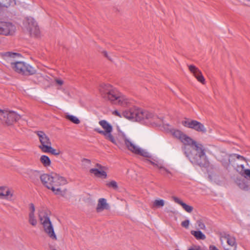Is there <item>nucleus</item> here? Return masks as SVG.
I'll list each match as a JSON object with an SVG mask.
<instances>
[{
  "label": "nucleus",
  "instance_id": "1a4fd4ad",
  "mask_svg": "<svg viewBox=\"0 0 250 250\" xmlns=\"http://www.w3.org/2000/svg\"><path fill=\"white\" fill-rule=\"evenodd\" d=\"M182 125L185 127L194 129L202 134H205L207 131L205 125L196 120L188 119L182 121Z\"/></svg>",
  "mask_w": 250,
  "mask_h": 250
},
{
  "label": "nucleus",
  "instance_id": "f257e3e1",
  "mask_svg": "<svg viewBox=\"0 0 250 250\" xmlns=\"http://www.w3.org/2000/svg\"><path fill=\"white\" fill-rule=\"evenodd\" d=\"M170 132L174 137L184 144L183 149L185 154L192 164L200 166L205 165L207 161L205 148L202 144L193 140L180 130L172 129Z\"/></svg>",
  "mask_w": 250,
  "mask_h": 250
},
{
  "label": "nucleus",
  "instance_id": "37998d69",
  "mask_svg": "<svg viewBox=\"0 0 250 250\" xmlns=\"http://www.w3.org/2000/svg\"><path fill=\"white\" fill-rule=\"evenodd\" d=\"M113 114L115 115V116H118L120 118H122L123 117V113L122 114H121L119 112H118L117 110H114L113 112Z\"/></svg>",
  "mask_w": 250,
  "mask_h": 250
},
{
  "label": "nucleus",
  "instance_id": "423d86ee",
  "mask_svg": "<svg viewBox=\"0 0 250 250\" xmlns=\"http://www.w3.org/2000/svg\"><path fill=\"white\" fill-rule=\"evenodd\" d=\"M99 125L104 130L95 128L94 130L100 134L104 135L105 138L115 145H117V136L115 137L112 134V126L106 120H103L99 122Z\"/></svg>",
  "mask_w": 250,
  "mask_h": 250
},
{
  "label": "nucleus",
  "instance_id": "ea45409f",
  "mask_svg": "<svg viewBox=\"0 0 250 250\" xmlns=\"http://www.w3.org/2000/svg\"><path fill=\"white\" fill-rule=\"evenodd\" d=\"M188 250H204L201 246L198 245H193Z\"/></svg>",
  "mask_w": 250,
  "mask_h": 250
},
{
  "label": "nucleus",
  "instance_id": "bb28decb",
  "mask_svg": "<svg viewBox=\"0 0 250 250\" xmlns=\"http://www.w3.org/2000/svg\"><path fill=\"white\" fill-rule=\"evenodd\" d=\"M190 232L197 240H205L206 238L205 235L200 230H191Z\"/></svg>",
  "mask_w": 250,
  "mask_h": 250
},
{
  "label": "nucleus",
  "instance_id": "cd10ccee",
  "mask_svg": "<svg viewBox=\"0 0 250 250\" xmlns=\"http://www.w3.org/2000/svg\"><path fill=\"white\" fill-rule=\"evenodd\" d=\"M40 162L44 167L50 166L51 162L49 158L46 155H42L40 158Z\"/></svg>",
  "mask_w": 250,
  "mask_h": 250
},
{
  "label": "nucleus",
  "instance_id": "39448f33",
  "mask_svg": "<svg viewBox=\"0 0 250 250\" xmlns=\"http://www.w3.org/2000/svg\"><path fill=\"white\" fill-rule=\"evenodd\" d=\"M50 211L45 208H42L38 211V217L45 233L53 240H57L53 225L50 219Z\"/></svg>",
  "mask_w": 250,
  "mask_h": 250
},
{
  "label": "nucleus",
  "instance_id": "20e7f679",
  "mask_svg": "<svg viewBox=\"0 0 250 250\" xmlns=\"http://www.w3.org/2000/svg\"><path fill=\"white\" fill-rule=\"evenodd\" d=\"M117 145L124 144L125 147L133 153L145 157H149V153L135 145L133 140L121 131H119L117 136Z\"/></svg>",
  "mask_w": 250,
  "mask_h": 250
},
{
  "label": "nucleus",
  "instance_id": "6e6552de",
  "mask_svg": "<svg viewBox=\"0 0 250 250\" xmlns=\"http://www.w3.org/2000/svg\"><path fill=\"white\" fill-rule=\"evenodd\" d=\"M218 159L226 166L229 165L234 166L236 165L237 164L235 163L236 159L247 162V159L245 157L239 154H231L228 155L224 152L221 153L218 155Z\"/></svg>",
  "mask_w": 250,
  "mask_h": 250
},
{
  "label": "nucleus",
  "instance_id": "412c9836",
  "mask_svg": "<svg viewBox=\"0 0 250 250\" xmlns=\"http://www.w3.org/2000/svg\"><path fill=\"white\" fill-rule=\"evenodd\" d=\"M109 208V206L104 198H100L98 200L96 207V211L97 212H101L104 209H108Z\"/></svg>",
  "mask_w": 250,
  "mask_h": 250
},
{
  "label": "nucleus",
  "instance_id": "7ed1b4c3",
  "mask_svg": "<svg viewBox=\"0 0 250 250\" xmlns=\"http://www.w3.org/2000/svg\"><path fill=\"white\" fill-rule=\"evenodd\" d=\"M100 91L102 97L104 99L109 101L113 104L126 106L130 103L129 99L110 84L102 85Z\"/></svg>",
  "mask_w": 250,
  "mask_h": 250
},
{
  "label": "nucleus",
  "instance_id": "a211bd4d",
  "mask_svg": "<svg viewBox=\"0 0 250 250\" xmlns=\"http://www.w3.org/2000/svg\"><path fill=\"white\" fill-rule=\"evenodd\" d=\"M188 67L189 71L193 74L198 81L204 84L205 83V79L201 71L194 65H189Z\"/></svg>",
  "mask_w": 250,
  "mask_h": 250
},
{
  "label": "nucleus",
  "instance_id": "f3484780",
  "mask_svg": "<svg viewBox=\"0 0 250 250\" xmlns=\"http://www.w3.org/2000/svg\"><path fill=\"white\" fill-rule=\"evenodd\" d=\"M14 196V191L6 186H0V198L11 201Z\"/></svg>",
  "mask_w": 250,
  "mask_h": 250
},
{
  "label": "nucleus",
  "instance_id": "2f4dec72",
  "mask_svg": "<svg viewBox=\"0 0 250 250\" xmlns=\"http://www.w3.org/2000/svg\"><path fill=\"white\" fill-rule=\"evenodd\" d=\"M65 118L75 124H79L80 123V120L77 117L73 115H66L65 116Z\"/></svg>",
  "mask_w": 250,
  "mask_h": 250
},
{
  "label": "nucleus",
  "instance_id": "6ab92c4d",
  "mask_svg": "<svg viewBox=\"0 0 250 250\" xmlns=\"http://www.w3.org/2000/svg\"><path fill=\"white\" fill-rule=\"evenodd\" d=\"M235 183L242 190L248 191L250 189V182L245 178H236Z\"/></svg>",
  "mask_w": 250,
  "mask_h": 250
},
{
  "label": "nucleus",
  "instance_id": "0eeeda50",
  "mask_svg": "<svg viewBox=\"0 0 250 250\" xmlns=\"http://www.w3.org/2000/svg\"><path fill=\"white\" fill-rule=\"evenodd\" d=\"M52 181V187L50 189L56 195L64 196L66 193V189L62 188V186L66 184V180L64 177L60 176L56 173H54Z\"/></svg>",
  "mask_w": 250,
  "mask_h": 250
},
{
  "label": "nucleus",
  "instance_id": "72a5a7b5",
  "mask_svg": "<svg viewBox=\"0 0 250 250\" xmlns=\"http://www.w3.org/2000/svg\"><path fill=\"white\" fill-rule=\"evenodd\" d=\"M106 186L109 188H112L114 189H117L118 188V184L115 181H111L106 184Z\"/></svg>",
  "mask_w": 250,
  "mask_h": 250
},
{
  "label": "nucleus",
  "instance_id": "58836bf2",
  "mask_svg": "<svg viewBox=\"0 0 250 250\" xmlns=\"http://www.w3.org/2000/svg\"><path fill=\"white\" fill-rule=\"evenodd\" d=\"M189 221L188 220H186L183 221L181 223V225L183 227L188 229L189 227Z\"/></svg>",
  "mask_w": 250,
  "mask_h": 250
},
{
  "label": "nucleus",
  "instance_id": "c9c22d12",
  "mask_svg": "<svg viewBox=\"0 0 250 250\" xmlns=\"http://www.w3.org/2000/svg\"><path fill=\"white\" fill-rule=\"evenodd\" d=\"M150 162L154 166H156L158 168L160 169H161L162 170L167 173H170L169 171L167 170L165 167H163L161 164H156L153 162L150 161Z\"/></svg>",
  "mask_w": 250,
  "mask_h": 250
},
{
  "label": "nucleus",
  "instance_id": "9d476101",
  "mask_svg": "<svg viewBox=\"0 0 250 250\" xmlns=\"http://www.w3.org/2000/svg\"><path fill=\"white\" fill-rule=\"evenodd\" d=\"M182 125L185 127L194 129L202 134H205L207 131L205 125L196 120L188 119L182 121Z\"/></svg>",
  "mask_w": 250,
  "mask_h": 250
},
{
  "label": "nucleus",
  "instance_id": "4be33fe9",
  "mask_svg": "<svg viewBox=\"0 0 250 250\" xmlns=\"http://www.w3.org/2000/svg\"><path fill=\"white\" fill-rule=\"evenodd\" d=\"M25 173L28 176L29 178L33 181L38 180L39 178H40L41 175L38 170L28 169L26 170Z\"/></svg>",
  "mask_w": 250,
  "mask_h": 250
},
{
  "label": "nucleus",
  "instance_id": "8fccbe9b",
  "mask_svg": "<svg viewBox=\"0 0 250 250\" xmlns=\"http://www.w3.org/2000/svg\"><path fill=\"white\" fill-rule=\"evenodd\" d=\"M247 1L250 2V0H246Z\"/></svg>",
  "mask_w": 250,
  "mask_h": 250
},
{
  "label": "nucleus",
  "instance_id": "4468645a",
  "mask_svg": "<svg viewBox=\"0 0 250 250\" xmlns=\"http://www.w3.org/2000/svg\"><path fill=\"white\" fill-rule=\"evenodd\" d=\"M35 133L38 136L41 145L39 146L42 151H44L45 148L44 147L51 146V143L48 136L42 131H37Z\"/></svg>",
  "mask_w": 250,
  "mask_h": 250
},
{
  "label": "nucleus",
  "instance_id": "2eb2a0df",
  "mask_svg": "<svg viewBox=\"0 0 250 250\" xmlns=\"http://www.w3.org/2000/svg\"><path fill=\"white\" fill-rule=\"evenodd\" d=\"M21 118V116L16 112L13 111L6 110V113L3 124L8 126L12 125L19 120Z\"/></svg>",
  "mask_w": 250,
  "mask_h": 250
},
{
  "label": "nucleus",
  "instance_id": "de8ad7c7",
  "mask_svg": "<svg viewBox=\"0 0 250 250\" xmlns=\"http://www.w3.org/2000/svg\"><path fill=\"white\" fill-rule=\"evenodd\" d=\"M237 246L230 247L229 248H226V250H236Z\"/></svg>",
  "mask_w": 250,
  "mask_h": 250
},
{
  "label": "nucleus",
  "instance_id": "ddd939ff",
  "mask_svg": "<svg viewBox=\"0 0 250 250\" xmlns=\"http://www.w3.org/2000/svg\"><path fill=\"white\" fill-rule=\"evenodd\" d=\"M15 26L9 22L0 21V34L12 35L16 31Z\"/></svg>",
  "mask_w": 250,
  "mask_h": 250
},
{
  "label": "nucleus",
  "instance_id": "a18cd8bd",
  "mask_svg": "<svg viewBox=\"0 0 250 250\" xmlns=\"http://www.w3.org/2000/svg\"><path fill=\"white\" fill-rule=\"evenodd\" d=\"M209 250H219L216 246L214 245H210L209 247Z\"/></svg>",
  "mask_w": 250,
  "mask_h": 250
},
{
  "label": "nucleus",
  "instance_id": "4c0bfd02",
  "mask_svg": "<svg viewBox=\"0 0 250 250\" xmlns=\"http://www.w3.org/2000/svg\"><path fill=\"white\" fill-rule=\"evenodd\" d=\"M242 177L247 180H250V169H247V170L244 171V175Z\"/></svg>",
  "mask_w": 250,
  "mask_h": 250
},
{
  "label": "nucleus",
  "instance_id": "7c9ffc66",
  "mask_svg": "<svg viewBox=\"0 0 250 250\" xmlns=\"http://www.w3.org/2000/svg\"><path fill=\"white\" fill-rule=\"evenodd\" d=\"M165 205V201L163 199L155 200L152 204V208H162Z\"/></svg>",
  "mask_w": 250,
  "mask_h": 250
},
{
  "label": "nucleus",
  "instance_id": "f8f14e48",
  "mask_svg": "<svg viewBox=\"0 0 250 250\" xmlns=\"http://www.w3.org/2000/svg\"><path fill=\"white\" fill-rule=\"evenodd\" d=\"M146 120L151 124H158L162 120L154 112L140 109L139 121Z\"/></svg>",
  "mask_w": 250,
  "mask_h": 250
},
{
  "label": "nucleus",
  "instance_id": "e433bc0d",
  "mask_svg": "<svg viewBox=\"0 0 250 250\" xmlns=\"http://www.w3.org/2000/svg\"><path fill=\"white\" fill-rule=\"evenodd\" d=\"M6 113V110L0 109V121L3 124Z\"/></svg>",
  "mask_w": 250,
  "mask_h": 250
},
{
  "label": "nucleus",
  "instance_id": "49530a36",
  "mask_svg": "<svg viewBox=\"0 0 250 250\" xmlns=\"http://www.w3.org/2000/svg\"><path fill=\"white\" fill-rule=\"evenodd\" d=\"M55 82H56L57 83H58V84L61 85L63 84V81H62L61 80L56 79Z\"/></svg>",
  "mask_w": 250,
  "mask_h": 250
},
{
  "label": "nucleus",
  "instance_id": "c03bdc74",
  "mask_svg": "<svg viewBox=\"0 0 250 250\" xmlns=\"http://www.w3.org/2000/svg\"><path fill=\"white\" fill-rule=\"evenodd\" d=\"M82 162L84 163L86 165H90L91 164V161L89 159L84 158L83 159Z\"/></svg>",
  "mask_w": 250,
  "mask_h": 250
},
{
  "label": "nucleus",
  "instance_id": "b1692460",
  "mask_svg": "<svg viewBox=\"0 0 250 250\" xmlns=\"http://www.w3.org/2000/svg\"><path fill=\"white\" fill-rule=\"evenodd\" d=\"M223 239L227 240V243L229 247L237 246L235 239L234 237L230 236L229 234L221 236L220 238L221 241H222Z\"/></svg>",
  "mask_w": 250,
  "mask_h": 250
},
{
  "label": "nucleus",
  "instance_id": "393cba45",
  "mask_svg": "<svg viewBox=\"0 0 250 250\" xmlns=\"http://www.w3.org/2000/svg\"><path fill=\"white\" fill-rule=\"evenodd\" d=\"M90 172L94 174L95 176L99 177H103L104 178H106L107 174L104 171H100L97 168H91L90 169Z\"/></svg>",
  "mask_w": 250,
  "mask_h": 250
},
{
  "label": "nucleus",
  "instance_id": "3c124183",
  "mask_svg": "<svg viewBox=\"0 0 250 250\" xmlns=\"http://www.w3.org/2000/svg\"><path fill=\"white\" fill-rule=\"evenodd\" d=\"M53 250H56V249H53Z\"/></svg>",
  "mask_w": 250,
  "mask_h": 250
},
{
  "label": "nucleus",
  "instance_id": "79ce46f5",
  "mask_svg": "<svg viewBox=\"0 0 250 250\" xmlns=\"http://www.w3.org/2000/svg\"><path fill=\"white\" fill-rule=\"evenodd\" d=\"M103 54L104 55V56L106 57L108 60H109L110 61H112V58L109 55V54L106 51H103Z\"/></svg>",
  "mask_w": 250,
  "mask_h": 250
},
{
  "label": "nucleus",
  "instance_id": "f704fd0d",
  "mask_svg": "<svg viewBox=\"0 0 250 250\" xmlns=\"http://www.w3.org/2000/svg\"><path fill=\"white\" fill-rule=\"evenodd\" d=\"M196 224L198 226V229L202 230H205L206 229V226L202 220L200 219L196 221Z\"/></svg>",
  "mask_w": 250,
  "mask_h": 250
},
{
  "label": "nucleus",
  "instance_id": "9b49d317",
  "mask_svg": "<svg viewBox=\"0 0 250 250\" xmlns=\"http://www.w3.org/2000/svg\"><path fill=\"white\" fill-rule=\"evenodd\" d=\"M23 25L30 35L37 37L39 35V27L33 18L31 17L27 18L23 22Z\"/></svg>",
  "mask_w": 250,
  "mask_h": 250
},
{
  "label": "nucleus",
  "instance_id": "f03ea898",
  "mask_svg": "<svg viewBox=\"0 0 250 250\" xmlns=\"http://www.w3.org/2000/svg\"><path fill=\"white\" fill-rule=\"evenodd\" d=\"M1 56L3 59V63L6 65H10L12 69L16 73L23 76L35 75L32 81L35 83H38L43 79L41 73H37L36 69L24 62L16 60L21 57V54L17 53L6 52L2 53Z\"/></svg>",
  "mask_w": 250,
  "mask_h": 250
},
{
  "label": "nucleus",
  "instance_id": "aec40b11",
  "mask_svg": "<svg viewBox=\"0 0 250 250\" xmlns=\"http://www.w3.org/2000/svg\"><path fill=\"white\" fill-rule=\"evenodd\" d=\"M53 174H43L40 176V180L43 185L49 189L52 187L51 183L53 181Z\"/></svg>",
  "mask_w": 250,
  "mask_h": 250
},
{
  "label": "nucleus",
  "instance_id": "473e14b6",
  "mask_svg": "<svg viewBox=\"0 0 250 250\" xmlns=\"http://www.w3.org/2000/svg\"><path fill=\"white\" fill-rule=\"evenodd\" d=\"M236 171L242 176L244 175V171L247 170L246 168H245V167L243 165H237L236 167Z\"/></svg>",
  "mask_w": 250,
  "mask_h": 250
},
{
  "label": "nucleus",
  "instance_id": "09e8293b",
  "mask_svg": "<svg viewBox=\"0 0 250 250\" xmlns=\"http://www.w3.org/2000/svg\"><path fill=\"white\" fill-rule=\"evenodd\" d=\"M96 167H98V168H99L100 169H102L103 168V167L100 164H96Z\"/></svg>",
  "mask_w": 250,
  "mask_h": 250
},
{
  "label": "nucleus",
  "instance_id": "c85d7f7f",
  "mask_svg": "<svg viewBox=\"0 0 250 250\" xmlns=\"http://www.w3.org/2000/svg\"><path fill=\"white\" fill-rule=\"evenodd\" d=\"M16 4L15 0H0V6L8 7Z\"/></svg>",
  "mask_w": 250,
  "mask_h": 250
},
{
  "label": "nucleus",
  "instance_id": "dca6fc26",
  "mask_svg": "<svg viewBox=\"0 0 250 250\" xmlns=\"http://www.w3.org/2000/svg\"><path fill=\"white\" fill-rule=\"evenodd\" d=\"M140 108H132L123 112V117L129 120L139 121Z\"/></svg>",
  "mask_w": 250,
  "mask_h": 250
},
{
  "label": "nucleus",
  "instance_id": "a878e982",
  "mask_svg": "<svg viewBox=\"0 0 250 250\" xmlns=\"http://www.w3.org/2000/svg\"><path fill=\"white\" fill-rule=\"evenodd\" d=\"M45 149L42 152L45 153H50L51 154L54 155L55 156H58L61 153V151L58 149H55L51 147V146H48L44 147Z\"/></svg>",
  "mask_w": 250,
  "mask_h": 250
},
{
  "label": "nucleus",
  "instance_id": "c756f323",
  "mask_svg": "<svg viewBox=\"0 0 250 250\" xmlns=\"http://www.w3.org/2000/svg\"><path fill=\"white\" fill-rule=\"evenodd\" d=\"M28 222L32 226L35 227L38 223L37 220L35 216V213H29Z\"/></svg>",
  "mask_w": 250,
  "mask_h": 250
},
{
  "label": "nucleus",
  "instance_id": "5701e85b",
  "mask_svg": "<svg viewBox=\"0 0 250 250\" xmlns=\"http://www.w3.org/2000/svg\"><path fill=\"white\" fill-rule=\"evenodd\" d=\"M172 198L175 203L180 205L187 212L190 213L192 211L193 208L192 206H189L184 203L177 197L173 196Z\"/></svg>",
  "mask_w": 250,
  "mask_h": 250
},
{
  "label": "nucleus",
  "instance_id": "a19ab883",
  "mask_svg": "<svg viewBox=\"0 0 250 250\" xmlns=\"http://www.w3.org/2000/svg\"><path fill=\"white\" fill-rule=\"evenodd\" d=\"M30 212L29 213H35V208L33 203L29 204Z\"/></svg>",
  "mask_w": 250,
  "mask_h": 250
}]
</instances>
